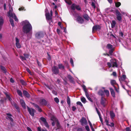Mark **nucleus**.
Here are the masks:
<instances>
[{"instance_id": "1", "label": "nucleus", "mask_w": 131, "mask_h": 131, "mask_svg": "<svg viewBox=\"0 0 131 131\" xmlns=\"http://www.w3.org/2000/svg\"><path fill=\"white\" fill-rule=\"evenodd\" d=\"M32 27L31 25H24L23 27V32L26 34L29 33L27 36L28 38H31L32 34Z\"/></svg>"}, {"instance_id": "2", "label": "nucleus", "mask_w": 131, "mask_h": 131, "mask_svg": "<svg viewBox=\"0 0 131 131\" xmlns=\"http://www.w3.org/2000/svg\"><path fill=\"white\" fill-rule=\"evenodd\" d=\"M13 9L12 7L11 9H10L9 12H8L7 14L8 16L9 17H12L14 18L15 21H17L18 19L14 13H13Z\"/></svg>"}, {"instance_id": "3", "label": "nucleus", "mask_w": 131, "mask_h": 131, "mask_svg": "<svg viewBox=\"0 0 131 131\" xmlns=\"http://www.w3.org/2000/svg\"><path fill=\"white\" fill-rule=\"evenodd\" d=\"M71 8L73 10H74L75 9L78 10H80L81 9V7L79 5H77L75 4H73L71 6Z\"/></svg>"}, {"instance_id": "4", "label": "nucleus", "mask_w": 131, "mask_h": 131, "mask_svg": "<svg viewBox=\"0 0 131 131\" xmlns=\"http://www.w3.org/2000/svg\"><path fill=\"white\" fill-rule=\"evenodd\" d=\"M51 120H54L55 121V122H56L57 126L58 128L59 129L60 127V125L57 119L55 116H52L51 118Z\"/></svg>"}, {"instance_id": "5", "label": "nucleus", "mask_w": 131, "mask_h": 131, "mask_svg": "<svg viewBox=\"0 0 131 131\" xmlns=\"http://www.w3.org/2000/svg\"><path fill=\"white\" fill-rule=\"evenodd\" d=\"M111 63L112 64V66L113 67H117L118 65L117 61L115 59H112L110 60Z\"/></svg>"}, {"instance_id": "6", "label": "nucleus", "mask_w": 131, "mask_h": 131, "mask_svg": "<svg viewBox=\"0 0 131 131\" xmlns=\"http://www.w3.org/2000/svg\"><path fill=\"white\" fill-rule=\"evenodd\" d=\"M52 71L54 74H56L59 72L58 68L56 66H54L52 68Z\"/></svg>"}, {"instance_id": "7", "label": "nucleus", "mask_w": 131, "mask_h": 131, "mask_svg": "<svg viewBox=\"0 0 131 131\" xmlns=\"http://www.w3.org/2000/svg\"><path fill=\"white\" fill-rule=\"evenodd\" d=\"M28 111L30 114L32 116H33L34 115V113L35 112V110L31 108H29L27 107Z\"/></svg>"}, {"instance_id": "8", "label": "nucleus", "mask_w": 131, "mask_h": 131, "mask_svg": "<svg viewBox=\"0 0 131 131\" xmlns=\"http://www.w3.org/2000/svg\"><path fill=\"white\" fill-rule=\"evenodd\" d=\"M80 122L81 123V125L83 126L84 125H86L88 124L87 121L84 117H82L80 120Z\"/></svg>"}, {"instance_id": "9", "label": "nucleus", "mask_w": 131, "mask_h": 131, "mask_svg": "<svg viewBox=\"0 0 131 131\" xmlns=\"http://www.w3.org/2000/svg\"><path fill=\"white\" fill-rule=\"evenodd\" d=\"M101 28V27L100 25H95L93 27L92 32H94V31L96 30H99Z\"/></svg>"}, {"instance_id": "10", "label": "nucleus", "mask_w": 131, "mask_h": 131, "mask_svg": "<svg viewBox=\"0 0 131 131\" xmlns=\"http://www.w3.org/2000/svg\"><path fill=\"white\" fill-rule=\"evenodd\" d=\"M77 21L80 24H82L84 22V20L82 17L77 15Z\"/></svg>"}, {"instance_id": "11", "label": "nucleus", "mask_w": 131, "mask_h": 131, "mask_svg": "<svg viewBox=\"0 0 131 131\" xmlns=\"http://www.w3.org/2000/svg\"><path fill=\"white\" fill-rule=\"evenodd\" d=\"M40 119L43 122V124L47 128L49 127V126L45 118L43 117H41Z\"/></svg>"}, {"instance_id": "12", "label": "nucleus", "mask_w": 131, "mask_h": 131, "mask_svg": "<svg viewBox=\"0 0 131 131\" xmlns=\"http://www.w3.org/2000/svg\"><path fill=\"white\" fill-rule=\"evenodd\" d=\"M16 47L18 48H20L21 47V45L19 43V39L17 38H16Z\"/></svg>"}, {"instance_id": "13", "label": "nucleus", "mask_w": 131, "mask_h": 131, "mask_svg": "<svg viewBox=\"0 0 131 131\" xmlns=\"http://www.w3.org/2000/svg\"><path fill=\"white\" fill-rule=\"evenodd\" d=\"M101 104L104 106H105L106 103V101L104 97H102L101 101Z\"/></svg>"}, {"instance_id": "14", "label": "nucleus", "mask_w": 131, "mask_h": 131, "mask_svg": "<svg viewBox=\"0 0 131 131\" xmlns=\"http://www.w3.org/2000/svg\"><path fill=\"white\" fill-rule=\"evenodd\" d=\"M116 15L117 19L119 21L121 20L122 19V18L121 16V14L120 12L118 11L116 12Z\"/></svg>"}, {"instance_id": "15", "label": "nucleus", "mask_w": 131, "mask_h": 131, "mask_svg": "<svg viewBox=\"0 0 131 131\" xmlns=\"http://www.w3.org/2000/svg\"><path fill=\"white\" fill-rule=\"evenodd\" d=\"M109 27L113 31L117 30V28L116 25H111V26H110Z\"/></svg>"}, {"instance_id": "16", "label": "nucleus", "mask_w": 131, "mask_h": 131, "mask_svg": "<svg viewBox=\"0 0 131 131\" xmlns=\"http://www.w3.org/2000/svg\"><path fill=\"white\" fill-rule=\"evenodd\" d=\"M46 19L48 20L49 22L51 20L52 17L50 15L49 13H46Z\"/></svg>"}, {"instance_id": "17", "label": "nucleus", "mask_w": 131, "mask_h": 131, "mask_svg": "<svg viewBox=\"0 0 131 131\" xmlns=\"http://www.w3.org/2000/svg\"><path fill=\"white\" fill-rule=\"evenodd\" d=\"M40 104L42 105H47V102L44 99L40 100Z\"/></svg>"}, {"instance_id": "18", "label": "nucleus", "mask_w": 131, "mask_h": 131, "mask_svg": "<svg viewBox=\"0 0 131 131\" xmlns=\"http://www.w3.org/2000/svg\"><path fill=\"white\" fill-rule=\"evenodd\" d=\"M42 33L40 32H38L36 34V37L38 38H40L42 36Z\"/></svg>"}, {"instance_id": "19", "label": "nucleus", "mask_w": 131, "mask_h": 131, "mask_svg": "<svg viewBox=\"0 0 131 131\" xmlns=\"http://www.w3.org/2000/svg\"><path fill=\"white\" fill-rule=\"evenodd\" d=\"M23 93L24 95L28 98H29L30 97V95L28 92L24 90Z\"/></svg>"}, {"instance_id": "20", "label": "nucleus", "mask_w": 131, "mask_h": 131, "mask_svg": "<svg viewBox=\"0 0 131 131\" xmlns=\"http://www.w3.org/2000/svg\"><path fill=\"white\" fill-rule=\"evenodd\" d=\"M20 101L22 106L23 108H25L26 107L24 101L22 99H20Z\"/></svg>"}, {"instance_id": "21", "label": "nucleus", "mask_w": 131, "mask_h": 131, "mask_svg": "<svg viewBox=\"0 0 131 131\" xmlns=\"http://www.w3.org/2000/svg\"><path fill=\"white\" fill-rule=\"evenodd\" d=\"M110 115L111 118L112 119H113L115 116V114L113 111H111L110 113Z\"/></svg>"}, {"instance_id": "22", "label": "nucleus", "mask_w": 131, "mask_h": 131, "mask_svg": "<svg viewBox=\"0 0 131 131\" xmlns=\"http://www.w3.org/2000/svg\"><path fill=\"white\" fill-rule=\"evenodd\" d=\"M22 25H30L29 21L27 20H25L21 22Z\"/></svg>"}, {"instance_id": "23", "label": "nucleus", "mask_w": 131, "mask_h": 131, "mask_svg": "<svg viewBox=\"0 0 131 131\" xmlns=\"http://www.w3.org/2000/svg\"><path fill=\"white\" fill-rule=\"evenodd\" d=\"M110 90L111 93V94L113 97H115V92L112 89H110Z\"/></svg>"}, {"instance_id": "24", "label": "nucleus", "mask_w": 131, "mask_h": 131, "mask_svg": "<svg viewBox=\"0 0 131 131\" xmlns=\"http://www.w3.org/2000/svg\"><path fill=\"white\" fill-rule=\"evenodd\" d=\"M126 78V75H123L122 76L121 78V80L122 81H125V80Z\"/></svg>"}, {"instance_id": "25", "label": "nucleus", "mask_w": 131, "mask_h": 131, "mask_svg": "<svg viewBox=\"0 0 131 131\" xmlns=\"http://www.w3.org/2000/svg\"><path fill=\"white\" fill-rule=\"evenodd\" d=\"M59 68L61 70H63L64 69V67L62 64H60L58 65Z\"/></svg>"}, {"instance_id": "26", "label": "nucleus", "mask_w": 131, "mask_h": 131, "mask_svg": "<svg viewBox=\"0 0 131 131\" xmlns=\"http://www.w3.org/2000/svg\"><path fill=\"white\" fill-rule=\"evenodd\" d=\"M83 17L84 18L87 20H89V17L88 15L86 14H85L83 15Z\"/></svg>"}, {"instance_id": "27", "label": "nucleus", "mask_w": 131, "mask_h": 131, "mask_svg": "<svg viewBox=\"0 0 131 131\" xmlns=\"http://www.w3.org/2000/svg\"><path fill=\"white\" fill-rule=\"evenodd\" d=\"M81 101L83 103H85L86 102L85 99L83 97H82L81 98Z\"/></svg>"}, {"instance_id": "28", "label": "nucleus", "mask_w": 131, "mask_h": 131, "mask_svg": "<svg viewBox=\"0 0 131 131\" xmlns=\"http://www.w3.org/2000/svg\"><path fill=\"white\" fill-rule=\"evenodd\" d=\"M98 94L102 96H103L104 94V92L102 90H100L98 92Z\"/></svg>"}, {"instance_id": "29", "label": "nucleus", "mask_w": 131, "mask_h": 131, "mask_svg": "<svg viewBox=\"0 0 131 131\" xmlns=\"http://www.w3.org/2000/svg\"><path fill=\"white\" fill-rule=\"evenodd\" d=\"M17 92L18 94L21 97H22V93L21 91L19 90H18L17 91Z\"/></svg>"}, {"instance_id": "30", "label": "nucleus", "mask_w": 131, "mask_h": 131, "mask_svg": "<svg viewBox=\"0 0 131 131\" xmlns=\"http://www.w3.org/2000/svg\"><path fill=\"white\" fill-rule=\"evenodd\" d=\"M1 68L4 73L6 72V70L4 67L1 66Z\"/></svg>"}, {"instance_id": "31", "label": "nucleus", "mask_w": 131, "mask_h": 131, "mask_svg": "<svg viewBox=\"0 0 131 131\" xmlns=\"http://www.w3.org/2000/svg\"><path fill=\"white\" fill-rule=\"evenodd\" d=\"M106 47L107 48L110 49L113 48L112 45L110 44H108Z\"/></svg>"}, {"instance_id": "32", "label": "nucleus", "mask_w": 131, "mask_h": 131, "mask_svg": "<svg viewBox=\"0 0 131 131\" xmlns=\"http://www.w3.org/2000/svg\"><path fill=\"white\" fill-rule=\"evenodd\" d=\"M4 20L2 17L0 16V25H2L3 23Z\"/></svg>"}, {"instance_id": "33", "label": "nucleus", "mask_w": 131, "mask_h": 131, "mask_svg": "<svg viewBox=\"0 0 131 131\" xmlns=\"http://www.w3.org/2000/svg\"><path fill=\"white\" fill-rule=\"evenodd\" d=\"M104 92L105 93V94L107 96H109V91L107 90H104Z\"/></svg>"}, {"instance_id": "34", "label": "nucleus", "mask_w": 131, "mask_h": 131, "mask_svg": "<svg viewBox=\"0 0 131 131\" xmlns=\"http://www.w3.org/2000/svg\"><path fill=\"white\" fill-rule=\"evenodd\" d=\"M88 122L89 123V124L90 126V127L91 129L92 130V131H94V129H93V127L92 126V125L91 122H90V121H89Z\"/></svg>"}, {"instance_id": "35", "label": "nucleus", "mask_w": 131, "mask_h": 131, "mask_svg": "<svg viewBox=\"0 0 131 131\" xmlns=\"http://www.w3.org/2000/svg\"><path fill=\"white\" fill-rule=\"evenodd\" d=\"M96 111L97 112V113L99 116V117H100V120L101 121H102V118H101V115H100V112L98 111V110L97 109V108H96Z\"/></svg>"}, {"instance_id": "36", "label": "nucleus", "mask_w": 131, "mask_h": 131, "mask_svg": "<svg viewBox=\"0 0 131 131\" xmlns=\"http://www.w3.org/2000/svg\"><path fill=\"white\" fill-rule=\"evenodd\" d=\"M115 5L116 7H118L119 6L121 5V3L119 2L116 3Z\"/></svg>"}, {"instance_id": "37", "label": "nucleus", "mask_w": 131, "mask_h": 131, "mask_svg": "<svg viewBox=\"0 0 131 131\" xmlns=\"http://www.w3.org/2000/svg\"><path fill=\"white\" fill-rule=\"evenodd\" d=\"M111 84L113 85L116 83V82L115 80H111Z\"/></svg>"}, {"instance_id": "38", "label": "nucleus", "mask_w": 131, "mask_h": 131, "mask_svg": "<svg viewBox=\"0 0 131 131\" xmlns=\"http://www.w3.org/2000/svg\"><path fill=\"white\" fill-rule=\"evenodd\" d=\"M67 102L68 104L69 105H70V99L69 96H68L67 98Z\"/></svg>"}, {"instance_id": "39", "label": "nucleus", "mask_w": 131, "mask_h": 131, "mask_svg": "<svg viewBox=\"0 0 131 131\" xmlns=\"http://www.w3.org/2000/svg\"><path fill=\"white\" fill-rule=\"evenodd\" d=\"M5 94L7 98L10 101H11V100H12V99L9 95L7 94V93H6Z\"/></svg>"}, {"instance_id": "40", "label": "nucleus", "mask_w": 131, "mask_h": 131, "mask_svg": "<svg viewBox=\"0 0 131 131\" xmlns=\"http://www.w3.org/2000/svg\"><path fill=\"white\" fill-rule=\"evenodd\" d=\"M105 122L106 123L107 125H109L108 124H109V122H108V119L107 118H105Z\"/></svg>"}, {"instance_id": "41", "label": "nucleus", "mask_w": 131, "mask_h": 131, "mask_svg": "<svg viewBox=\"0 0 131 131\" xmlns=\"http://www.w3.org/2000/svg\"><path fill=\"white\" fill-rule=\"evenodd\" d=\"M70 62L72 66L73 67L74 66V63H73V61L72 60V58H71L70 59Z\"/></svg>"}, {"instance_id": "42", "label": "nucleus", "mask_w": 131, "mask_h": 131, "mask_svg": "<svg viewBox=\"0 0 131 131\" xmlns=\"http://www.w3.org/2000/svg\"><path fill=\"white\" fill-rule=\"evenodd\" d=\"M54 101L57 103H58L59 102V99L57 97H56L54 98Z\"/></svg>"}, {"instance_id": "43", "label": "nucleus", "mask_w": 131, "mask_h": 131, "mask_svg": "<svg viewBox=\"0 0 131 131\" xmlns=\"http://www.w3.org/2000/svg\"><path fill=\"white\" fill-rule=\"evenodd\" d=\"M20 58L22 61L25 60H26V57H23V56H20Z\"/></svg>"}, {"instance_id": "44", "label": "nucleus", "mask_w": 131, "mask_h": 131, "mask_svg": "<svg viewBox=\"0 0 131 131\" xmlns=\"http://www.w3.org/2000/svg\"><path fill=\"white\" fill-rule=\"evenodd\" d=\"M114 50V48H113L112 49H110V50H109V53L111 54H112V53L113 51Z\"/></svg>"}, {"instance_id": "45", "label": "nucleus", "mask_w": 131, "mask_h": 131, "mask_svg": "<svg viewBox=\"0 0 131 131\" xmlns=\"http://www.w3.org/2000/svg\"><path fill=\"white\" fill-rule=\"evenodd\" d=\"M9 21L11 24V25H14L13 20L12 19L10 18L9 19Z\"/></svg>"}, {"instance_id": "46", "label": "nucleus", "mask_w": 131, "mask_h": 131, "mask_svg": "<svg viewBox=\"0 0 131 131\" xmlns=\"http://www.w3.org/2000/svg\"><path fill=\"white\" fill-rule=\"evenodd\" d=\"M107 64L109 68H110L112 67V64H111V63L109 62H108L107 63Z\"/></svg>"}, {"instance_id": "47", "label": "nucleus", "mask_w": 131, "mask_h": 131, "mask_svg": "<svg viewBox=\"0 0 131 131\" xmlns=\"http://www.w3.org/2000/svg\"><path fill=\"white\" fill-rule=\"evenodd\" d=\"M85 128L87 131H90V129L89 126L87 125L85 126Z\"/></svg>"}, {"instance_id": "48", "label": "nucleus", "mask_w": 131, "mask_h": 131, "mask_svg": "<svg viewBox=\"0 0 131 131\" xmlns=\"http://www.w3.org/2000/svg\"><path fill=\"white\" fill-rule=\"evenodd\" d=\"M82 87L84 92L87 91V89H86V86L85 85H83L82 86Z\"/></svg>"}, {"instance_id": "49", "label": "nucleus", "mask_w": 131, "mask_h": 131, "mask_svg": "<svg viewBox=\"0 0 131 131\" xmlns=\"http://www.w3.org/2000/svg\"><path fill=\"white\" fill-rule=\"evenodd\" d=\"M110 124H108L109 125H108L107 126H109L111 127H113L114 126V124L113 123H110Z\"/></svg>"}, {"instance_id": "50", "label": "nucleus", "mask_w": 131, "mask_h": 131, "mask_svg": "<svg viewBox=\"0 0 131 131\" xmlns=\"http://www.w3.org/2000/svg\"><path fill=\"white\" fill-rule=\"evenodd\" d=\"M91 5L93 6L94 8H95L96 7V6L95 5V3L93 2H92L91 3Z\"/></svg>"}, {"instance_id": "51", "label": "nucleus", "mask_w": 131, "mask_h": 131, "mask_svg": "<svg viewBox=\"0 0 131 131\" xmlns=\"http://www.w3.org/2000/svg\"><path fill=\"white\" fill-rule=\"evenodd\" d=\"M77 104L80 105L81 106H82L83 105L80 102H78L77 103Z\"/></svg>"}, {"instance_id": "52", "label": "nucleus", "mask_w": 131, "mask_h": 131, "mask_svg": "<svg viewBox=\"0 0 131 131\" xmlns=\"http://www.w3.org/2000/svg\"><path fill=\"white\" fill-rule=\"evenodd\" d=\"M87 98L90 101L92 102V99L89 96H86Z\"/></svg>"}, {"instance_id": "53", "label": "nucleus", "mask_w": 131, "mask_h": 131, "mask_svg": "<svg viewBox=\"0 0 131 131\" xmlns=\"http://www.w3.org/2000/svg\"><path fill=\"white\" fill-rule=\"evenodd\" d=\"M77 131H84L82 128H79L77 129Z\"/></svg>"}, {"instance_id": "54", "label": "nucleus", "mask_w": 131, "mask_h": 131, "mask_svg": "<svg viewBox=\"0 0 131 131\" xmlns=\"http://www.w3.org/2000/svg\"><path fill=\"white\" fill-rule=\"evenodd\" d=\"M20 82L23 85H25L26 84V83L23 80H21Z\"/></svg>"}, {"instance_id": "55", "label": "nucleus", "mask_w": 131, "mask_h": 131, "mask_svg": "<svg viewBox=\"0 0 131 131\" xmlns=\"http://www.w3.org/2000/svg\"><path fill=\"white\" fill-rule=\"evenodd\" d=\"M52 121L53 122L52 123V126H54L55 125V123H56V122H55V121L54 120Z\"/></svg>"}, {"instance_id": "56", "label": "nucleus", "mask_w": 131, "mask_h": 131, "mask_svg": "<svg viewBox=\"0 0 131 131\" xmlns=\"http://www.w3.org/2000/svg\"><path fill=\"white\" fill-rule=\"evenodd\" d=\"M72 110L73 111H74L76 109V108L74 106H73L72 107Z\"/></svg>"}, {"instance_id": "57", "label": "nucleus", "mask_w": 131, "mask_h": 131, "mask_svg": "<svg viewBox=\"0 0 131 131\" xmlns=\"http://www.w3.org/2000/svg\"><path fill=\"white\" fill-rule=\"evenodd\" d=\"M57 31L58 34L59 35H60L61 33L60 30L59 29H57Z\"/></svg>"}, {"instance_id": "58", "label": "nucleus", "mask_w": 131, "mask_h": 131, "mask_svg": "<svg viewBox=\"0 0 131 131\" xmlns=\"http://www.w3.org/2000/svg\"><path fill=\"white\" fill-rule=\"evenodd\" d=\"M119 35L121 37H123V33L122 32V31H120L119 33Z\"/></svg>"}, {"instance_id": "59", "label": "nucleus", "mask_w": 131, "mask_h": 131, "mask_svg": "<svg viewBox=\"0 0 131 131\" xmlns=\"http://www.w3.org/2000/svg\"><path fill=\"white\" fill-rule=\"evenodd\" d=\"M34 107H35L37 109L39 107V106L37 104H35L34 105Z\"/></svg>"}, {"instance_id": "60", "label": "nucleus", "mask_w": 131, "mask_h": 131, "mask_svg": "<svg viewBox=\"0 0 131 131\" xmlns=\"http://www.w3.org/2000/svg\"><path fill=\"white\" fill-rule=\"evenodd\" d=\"M24 56L26 57V58H28L29 57V55L28 54H24Z\"/></svg>"}, {"instance_id": "61", "label": "nucleus", "mask_w": 131, "mask_h": 131, "mask_svg": "<svg viewBox=\"0 0 131 131\" xmlns=\"http://www.w3.org/2000/svg\"><path fill=\"white\" fill-rule=\"evenodd\" d=\"M26 70L30 74L31 73V71L29 69H27Z\"/></svg>"}, {"instance_id": "62", "label": "nucleus", "mask_w": 131, "mask_h": 131, "mask_svg": "<svg viewBox=\"0 0 131 131\" xmlns=\"http://www.w3.org/2000/svg\"><path fill=\"white\" fill-rule=\"evenodd\" d=\"M24 8L23 7H21L20 8H19V10H23L24 9Z\"/></svg>"}, {"instance_id": "63", "label": "nucleus", "mask_w": 131, "mask_h": 131, "mask_svg": "<svg viewBox=\"0 0 131 131\" xmlns=\"http://www.w3.org/2000/svg\"><path fill=\"white\" fill-rule=\"evenodd\" d=\"M27 129L28 131H32L31 129L29 127H27Z\"/></svg>"}, {"instance_id": "64", "label": "nucleus", "mask_w": 131, "mask_h": 131, "mask_svg": "<svg viewBox=\"0 0 131 131\" xmlns=\"http://www.w3.org/2000/svg\"><path fill=\"white\" fill-rule=\"evenodd\" d=\"M112 75L114 76H116V72H113L112 73Z\"/></svg>"}]
</instances>
